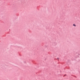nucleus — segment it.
<instances>
[{
    "label": "nucleus",
    "mask_w": 80,
    "mask_h": 80,
    "mask_svg": "<svg viewBox=\"0 0 80 80\" xmlns=\"http://www.w3.org/2000/svg\"><path fill=\"white\" fill-rule=\"evenodd\" d=\"M73 26H74V27H76V25L75 24H73Z\"/></svg>",
    "instance_id": "obj_1"
}]
</instances>
